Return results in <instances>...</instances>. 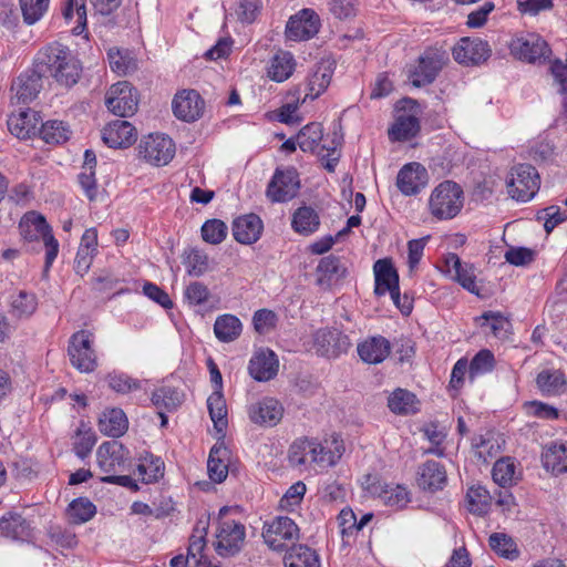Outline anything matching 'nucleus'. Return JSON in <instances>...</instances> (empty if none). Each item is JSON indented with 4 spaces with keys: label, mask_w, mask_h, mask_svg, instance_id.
Segmentation results:
<instances>
[{
    "label": "nucleus",
    "mask_w": 567,
    "mask_h": 567,
    "mask_svg": "<svg viewBox=\"0 0 567 567\" xmlns=\"http://www.w3.org/2000/svg\"><path fill=\"white\" fill-rule=\"evenodd\" d=\"M323 138V130L320 123L313 122L303 126L297 134L298 146L302 152L317 153L323 167L328 172H334L340 158L338 146L340 142L332 140L330 145L319 143Z\"/></svg>",
    "instance_id": "f257e3e1"
},
{
    "label": "nucleus",
    "mask_w": 567,
    "mask_h": 567,
    "mask_svg": "<svg viewBox=\"0 0 567 567\" xmlns=\"http://www.w3.org/2000/svg\"><path fill=\"white\" fill-rule=\"evenodd\" d=\"M463 204V189L453 181H444L440 183L432 190L429 199L430 213L439 220L454 218L461 212Z\"/></svg>",
    "instance_id": "f03ea898"
},
{
    "label": "nucleus",
    "mask_w": 567,
    "mask_h": 567,
    "mask_svg": "<svg viewBox=\"0 0 567 567\" xmlns=\"http://www.w3.org/2000/svg\"><path fill=\"white\" fill-rule=\"evenodd\" d=\"M21 234L29 240L42 239L45 249L44 272H48L59 252V243L52 234V229L41 215L32 214L20 224Z\"/></svg>",
    "instance_id": "7ed1b4c3"
},
{
    "label": "nucleus",
    "mask_w": 567,
    "mask_h": 567,
    "mask_svg": "<svg viewBox=\"0 0 567 567\" xmlns=\"http://www.w3.org/2000/svg\"><path fill=\"white\" fill-rule=\"evenodd\" d=\"M511 53L518 60L528 63H545L551 50L548 43L537 33H519L509 43Z\"/></svg>",
    "instance_id": "20e7f679"
},
{
    "label": "nucleus",
    "mask_w": 567,
    "mask_h": 567,
    "mask_svg": "<svg viewBox=\"0 0 567 567\" xmlns=\"http://www.w3.org/2000/svg\"><path fill=\"white\" fill-rule=\"evenodd\" d=\"M539 175L530 164H519L512 168L507 181L508 194L522 202L532 199L539 189Z\"/></svg>",
    "instance_id": "39448f33"
},
{
    "label": "nucleus",
    "mask_w": 567,
    "mask_h": 567,
    "mask_svg": "<svg viewBox=\"0 0 567 567\" xmlns=\"http://www.w3.org/2000/svg\"><path fill=\"white\" fill-rule=\"evenodd\" d=\"M262 537L271 549L282 551L299 539V527L291 518L278 516L265 524Z\"/></svg>",
    "instance_id": "423d86ee"
},
{
    "label": "nucleus",
    "mask_w": 567,
    "mask_h": 567,
    "mask_svg": "<svg viewBox=\"0 0 567 567\" xmlns=\"http://www.w3.org/2000/svg\"><path fill=\"white\" fill-rule=\"evenodd\" d=\"M92 343V334L85 330H80L70 338L68 347L70 361L80 372H92L97 365L96 353Z\"/></svg>",
    "instance_id": "0eeeda50"
},
{
    "label": "nucleus",
    "mask_w": 567,
    "mask_h": 567,
    "mask_svg": "<svg viewBox=\"0 0 567 567\" xmlns=\"http://www.w3.org/2000/svg\"><path fill=\"white\" fill-rule=\"evenodd\" d=\"M138 154L152 165H167L175 155V144L166 135L150 134L140 142Z\"/></svg>",
    "instance_id": "6e6552de"
},
{
    "label": "nucleus",
    "mask_w": 567,
    "mask_h": 567,
    "mask_svg": "<svg viewBox=\"0 0 567 567\" xmlns=\"http://www.w3.org/2000/svg\"><path fill=\"white\" fill-rule=\"evenodd\" d=\"M246 528L236 520H224L219 523L216 530L215 550L220 557L237 555L245 542Z\"/></svg>",
    "instance_id": "1a4fd4ad"
},
{
    "label": "nucleus",
    "mask_w": 567,
    "mask_h": 567,
    "mask_svg": "<svg viewBox=\"0 0 567 567\" xmlns=\"http://www.w3.org/2000/svg\"><path fill=\"white\" fill-rule=\"evenodd\" d=\"M105 104L117 116H131L137 110V91L127 81H120L109 89Z\"/></svg>",
    "instance_id": "9d476101"
},
{
    "label": "nucleus",
    "mask_w": 567,
    "mask_h": 567,
    "mask_svg": "<svg viewBox=\"0 0 567 567\" xmlns=\"http://www.w3.org/2000/svg\"><path fill=\"white\" fill-rule=\"evenodd\" d=\"M300 182L295 168L276 169L266 195L272 203H284L297 195Z\"/></svg>",
    "instance_id": "9b49d317"
},
{
    "label": "nucleus",
    "mask_w": 567,
    "mask_h": 567,
    "mask_svg": "<svg viewBox=\"0 0 567 567\" xmlns=\"http://www.w3.org/2000/svg\"><path fill=\"white\" fill-rule=\"evenodd\" d=\"M447 56L440 50H429L419 60V65L410 75L411 83L416 86L431 84L445 64Z\"/></svg>",
    "instance_id": "f8f14e48"
},
{
    "label": "nucleus",
    "mask_w": 567,
    "mask_h": 567,
    "mask_svg": "<svg viewBox=\"0 0 567 567\" xmlns=\"http://www.w3.org/2000/svg\"><path fill=\"white\" fill-rule=\"evenodd\" d=\"M489 56L488 43L480 38H462L453 48L454 60L463 65H477Z\"/></svg>",
    "instance_id": "ddd939ff"
},
{
    "label": "nucleus",
    "mask_w": 567,
    "mask_h": 567,
    "mask_svg": "<svg viewBox=\"0 0 567 567\" xmlns=\"http://www.w3.org/2000/svg\"><path fill=\"white\" fill-rule=\"evenodd\" d=\"M319 28V16L312 9H303L289 19L286 35L292 41L308 40L318 33Z\"/></svg>",
    "instance_id": "4468645a"
},
{
    "label": "nucleus",
    "mask_w": 567,
    "mask_h": 567,
    "mask_svg": "<svg viewBox=\"0 0 567 567\" xmlns=\"http://www.w3.org/2000/svg\"><path fill=\"white\" fill-rule=\"evenodd\" d=\"M174 115L184 122H195L204 113L205 101L195 90H183L174 96Z\"/></svg>",
    "instance_id": "2eb2a0df"
},
{
    "label": "nucleus",
    "mask_w": 567,
    "mask_h": 567,
    "mask_svg": "<svg viewBox=\"0 0 567 567\" xmlns=\"http://www.w3.org/2000/svg\"><path fill=\"white\" fill-rule=\"evenodd\" d=\"M127 455L128 451L120 442H104L96 451V461L104 473L111 474L122 470Z\"/></svg>",
    "instance_id": "dca6fc26"
},
{
    "label": "nucleus",
    "mask_w": 567,
    "mask_h": 567,
    "mask_svg": "<svg viewBox=\"0 0 567 567\" xmlns=\"http://www.w3.org/2000/svg\"><path fill=\"white\" fill-rule=\"evenodd\" d=\"M71 54L70 50L58 43H51L39 51L35 61L34 68L42 73L43 76H54L60 64H62L68 56Z\"/></svg>",
    "instance_id": "f3484780"
},
{
    "label": "nucleus",
    "mask_w": 567,
    "mask_h": 567,
    "mask_svg": "<svg viewBox=\"0 0 567 567\" xmlns=\"http://www.w3.org/2000/svg\"><path fill=\"white\" fill-rule=\"evenodd\" d=\"M136 137L135 127L124 120H115L102 131L103 142L112 148L128 147L136 141Z\"/></svg>",
    "instance_id": "a211bd4d"
},
{
    "label": "nucleus",
    "mask_w": 567,
    "mask_h": 567,
    "mask_svg": "<svg viewBox=\"0 0 567 567\" xmlns=\"http://www.w3.org/2000/svg\"><path fill=\"white\" fill-rule=\"evenodd\" d=\"M284 415L282 404L274 398H264L249 408L250 420L259 425L275 426Z\"/></svg>",
    "instance_id": "6ab92c4d"
},
{
    "label": "nucleus",
    "mask_w": 567,
    "mask_h": 567,
    "mask_svg": "<svg viewBox=\"0 0 567 567\" xmlns=\"http://www.w3.org/2000/svg\"><path fill=\"white\" fill-rule=\"evenodd\" d=\"M262 229V220L252 213L235 218L231 227L235 240L244 245L256 243L260 238Z\"/></svg>",
    "instance_id": "aec40b11"
},
{
    "label": "nucleus",
    "mask_w": 567,
    "mask_h": 567,
    "mask_svg": "<svg viewBox=\"0 0 567 567\" xmlns=\"http://www.w3.org/2000/svg\"><path fill=\"white\" fill-rule=\"evenodd\" d=\"M426 184V171L419 163L405 164L398 174L396 186L404 195H415Z\"/></svg>",
    "instance_id": "412c9836"
},
{
    "label": "nucleus",
    "mask_w": 567,
    "mask_h": 567,
    "mask_svg": "<svg viewBox=\"0 0 567 567\" xmlns=\"http://www.w3.org/2000/svg\"><path fill=\"white\" fill-rule=\"evenodd\" d=\"M417 485L431 493L442 489L447 483L445 467L436 461H426L417 471Z\"/></svg>",
    "instance_id": "4be33fe9"
},
{
    "label": "nucleus",
    "mask_w": 567,
    "mask_h": 567,
    "mask_svg": "<svg viewBox=\"0 0 567 567\" xmlns=\"http://www.w3.org/2000/svg\"><path fill=\"white\" fill-rule=\"evenodd\" d=\"M315 343L323 354L338 355L347 352L352 342L350 338L338 329H320L315 334Z\"/></svg>",
    "instance_id": "5701e85b"
},
{
    "label": "nucleus",
    "mask_w": 567,
    "mask_h": 567,
    "mask_svg": "<svg viewBox=\"0 0 567 567\" xmlns=\"http://www.w3.org/2000/svg\"><path fill=\"white\" fill-rule=\"evenodd\" d=\"M278 359L274 351L261 350L249 361L248 371L251 378L259 382L274 379L278 372Z\"/></svg>",
    "instance_id": "b1692460"
},
{
    "label": "nucleus",
    "mask_w": 567,
    "mask_h": 567,
    "mask_svg": "<svg viewBox=\"0 0 567 567\" xmlns=\"http://www.w3.org/2000/svg\"><path fill=\"white\" fill-rule=\"evenodd\" d=\"M332 74L333 70L330 63L321 62L317 64L307 79L302 102H306L307 99L316 100L323 93L330 84Z\"/></svg>",
    "instance_id": "393cba45"
},
{
    "label": "nucleus",
    "mask_w": 567,
    "mask_h": 567,
    "mask_svg": "<svg viewBox=\"0 0 567 567\" xmlns=\"http://www.w3.org/2000/svg\"><path fill=\"white\" fill-rule=\"evenodd\" d=\"M42 73L34 66L31 71L22 73L12 85L17 99L22 103L34 100L42 89Z\"/></svg>",
    "instance_id": "a878e982"
},
{
    "label": "nucleus",
    "mask_w": 567,
    "mask_h": 567,
    "mask_svg": "<svg viewBox=\"0 0 567 567\" xmlns=\"http://www.w3.org/2000/svg\"><path fill=\"white\" fill-rule=\"evenodd\" d=\"M316 271L319 286H330L347 276L346 265L340 257L334 255L321 258Z\"/></svg>",
    "instance_id": "bb28decb"
},
{
    "label": "nucleus",
    "mask_w": 567,
    "mask_h": 567,
    "mask_svg": "<svg viewBox=\"0 0 567 567\" xmlns=\"http://www.w3.org/2000/svg\"><path fill=\"white\" fill-rule=\"evenodd\" d=\"M374 272V293L377 296H383L396 285H399V274L393 267L390 259H379L373 266Z\"/></svg>",
    "instance_id": "cd10ccee"
},
{
    "label": "nucleus",
    "mask_w": 567,
    "mask_h": 567,
    "mask_svg": "<svg viewBox=\"0 0 567 567\" xmlns=\"http://www.w3.org/2000/svg\"><path fill=\"white\" fill-rule=\"evenodd\" d=\"M391 346L384 337H372L358 344V354L367 363L378 364L390 354Z\"/></svg>",
    "instance_id": "c85d7f7f"
},
{
    "label": "nucleus",
    "mask_w": 567,
    "mask_h": 567,
    "mask_svg": "<svg viewBox=\"0 0 567 567\" xmlns=\"http://www.w3.org/2000/svg\"><path fill=\"white\" fill-rule=\"evenodd\" d=\"M40 122L41 118L38 112L28 110L20 112L18 115H11L8 120V127L18 138H28L40 131L38 126Z\"/></svg>",
    "instance_id": "c756f323"
},
{
    "label": "nucleus",
    "mask_w": 567,
    "mask_h": 567,
    "mask_svg": "<svg viewBox=\"0 0 567 567\" xmlns=\"http://www.w3.org/2000/svg\"><path fill=\"white\" fill-rule=\"evenodd\" d=\"M127 427V417L123 410L117 408L105 410L99 419L100 431L111 437L122 436Z\"/></svg>",
    "instance_id": "7c9ffc66"
},
{
    "label": "nucleus",
    "mask_w": 567,
    "mask_h": 567,
    "mask_svg": "<svg viewBox=\"0 0 567 567\" xmlns=\"http://www.w3.org/2000/svg\"><path fill=\"white\" fill-rule=\"evenodd\" d=\"M296 69V60L292 53L279 50L269 61L267 74L275 82L288 80Z\"/></svg>",
    "instance_id": "2f4dec72"
},
{
    "label": "nucleus",
    "mask_w": 567,
    "mask_h": 567,
    "mask_svg": "<svg viewBox=\"0 0 567 567\" xmlns=\"http://www.w3.org/2000/svg\"><path fill=\"white\" fill-rule=\"evenodd\" d=\"M230 452L224 445H214L209 452L207 461V471L209 478L216 483H221L228 475V463Z\"/></svg>",
    "instance_id": "473e14b6"
},
{
    "label": "nucleus",
    "mask_w": 567,
    "mask_h": 567,
    "mask_svg": "<svg viewBox=\"0 0 567 567\" xmlns=\"http://www.w3.org/2000/svg\"><path fill=\"white\" fill-rule=\"evenodd\" d=\"M370 492L381 499V502L390 507L401 509L410 502L409 492L401 485H374Z\"/></svg>",
    "instance_id": "72a5a7b5"
},
{
    "label": "nucleus",
    "mask_w": 567,
    "mask_h": 567,
    "mask_svg": "<svg viewBox=\"0 0 567 567\" xmlns=\"http://www.w3.org/2000/svg\"><path fill=\"white\" fill-rule=\"evenodd\" d=\"M419 132V118L414 115L401 114L389 130V137L391 141L404 142L416 136Z\"/></svg>",
    "instance_id": "f704fd0d"
},
{
    "label": "nucleus",
    "mask_w": 567,
    "mask_h": 567,
    "mask_svg": "<svg viewBox=\"0 0 567 567\" xmlns=\"http://www.w3.org/2000/svg\"><path fill=\"white\" fill-rule=\"evenodd\" d=\"M208 518L198 519L194 527L193 534L189 538V546L187 549V561L194 563V566H198L202 563L203 551L206 547V536L208 532Z\"/></svg>",
    "instance_id": "c9c22d12"
},
{
    "label": "nucleus",
    "mask_w": 567,
    "mask_h": 567,
    "mask_svg": "<svg viewBox=\"0 0 567 567\" xmlns=\"http://www.w3.org/2000/svg\"><path fill=\"white\" fill-rule=\"evenodd\" d=\"M164 470L165 465L161 457L146 453L145 456L141 458V463L137 465L134 474L137 475L143 483L151 484L164 476Z\"/></svg>",
    "instance_id": "e433bc0d"
},
{
    "label": "nucleus",
    "mask_w": 567,
    "mask_h": 567,
    "mask_svg": "<svg viewBox=\"0 0 567 567\" xmlns=\"http://www.w3.org/2000/svg\"><path fill=\"white\" fill-rule=\"evenodd\" d=\"M286 567H320L318 554L306 545H293L285 555Z\"/></svg>",
    "instance_id": "4c0bfd02"
},
{
    "label": "nucleus",
    "mask_w": 567,
    "mask_h": 567,
    "mask_svg": "<svg viewBox=\"0 0 567 567\" xmlns=\"http://www.w3.org/2000/svg\"><path fill=\"white\" fill-rule=\"evenodd\" d=\"M107 59L111 70L118 75H127L137 70V60L127 49L111 48Z\"/></svg>",
    "instance_id": "58836bf2"
},
{
    "label": "nucleus",
    "mask_w": 567,
    "mask_h": 567,
    "mask_svg": "<svg viewBox=\"0 0 567 567\" xmlns=\"http://www.w3.org/2000/svg\"><path fill=\"white\" fill-rule=\"evenodd\" d=\"M472 446L475 455L484 463H488L501 453L499 437L492 432L475 436Z\"/></svg>",
    "instance_id": "ea45409f"
},
{
    "label": "nucleus",
    "mask_w": 567,
    "mask_h": 567,
    "mask_svg": "<svg viewBox=\"0 0 567 567\" xmlns=\"http://www.w3.org/2000/svg\"><path fill=\"white\" fill-rule=\"evenodd\" d=\"M544 467L555 475L567 472V444H551L543 454Z\"/></svg>",
    "instance_id": "a19ab883"
},
{
    "label": "nucleus",
    "mask_w": 567,
    "mask_h": 567,
    "mask_svg": "<svg viewBox=\"0 0 567 567\" xmlns=\"http://www.w3.org/2000/svg\"><path fill=\"white\" fill-rule=\"evenodd\" d=\"M491 549L502 558L516 560L520 551L514 538L506 533H493L488 537Z\"/></svg>",
    "instance_id": "79ce46f5"
},
{
    "label": "nucleus",
    "mask_w": 567,
    "mask_h": 567,
    "mask_svg": "<svg viewBox=\"0 0 567 567\" xmlns=\"http://www.w3.org/2000/svg\"><path fill=\"white\" fill-rule=\"evenodd\" d=\"M241 330L243 324L234 315L219 316L214 323L215 336L221 342L236 340L240 336Z\"/></svg>",
    "instance_id": "37998d69"
},
{
    "label": "nucleus",
    "mask_w": 567,
    "mask_h": 567,
    "mask_svg": "<svg viewBox=\"0 0 567 567\" xmlns=\"http://www.w3.org/2000/svg\"><path fill=\"white\" fill-rule=\"evenodd\" d=\"M417 404L415 394L404 389H396L388 399V406L395 414L415 413Z\"/></svg>",
    "instance_id": "c03bdc74"
},
{
    "label": "nucleus",
    "mask_w": 567,
    "mask_h": 567,
    "mask_svg": "<svg viewBox=\"0 0 567 567\" xmlns=\"http://www.w3.org/2000/svg\"><path fill=\"white\" fill-rule=\"evenodd\" d=\"M207 408L215 429L223 433L227 427V406L221 390H215L208 396Z\"/></svg>",
    "instance_id": "a18cd8bd"
},
{
    "label": "nucleus",
    "mask_w": 567,
    "mask_h": 567,
    "mask_svg": "<svg viewBox=\"0 0 567 567\" xmlns=\"http://www.w3.org/2000/svg\"><path fill=\"white\" fill-rule=\"evenodd\" d=\"M72 446L75 455L81 460L86 458L96 443L94 431L84 422H81L72 437Z\"/></svg>",
    "instance_id": "49530a36"
},
{
    "label": "nucleus",
    "mask_w": 567,
    "mask_h": 567,
    "mask_svg": "<svg viewBox=\"0 0 567 567\" xmlns=\"http://www.w3.org/2000/svg\"><path fill=\"white\" fill-rule=\"evenodd\" d=\"M536 383L543 393L559 395L565 391L566 379L560 370H544L538 373Z\"/></svg>",
    "instance_id": "de8ad7c7"
},
{
    "label": "nucleus",
    "mask_w": 567,
    "mask_h": 567,
    "mask_svg": "<svg viewBox=\"0 0 567 567\" xmlns=\"http://www.w3.org/2000/svg\"><path fill=\"white\" fill-rule=\"evenodd\" d=\"M291 225L297 233L309 235L318 229L320 220L313 208L302 206L295 212Z\"/></svg>",
    "instance_id": "09e8293b"
},
{
    "label": "nucleus",
    "mask_w": 567,
    "mask_h": 567,
    "mask_svg": "<svg viewBox=\"0 0 567 567\" xmlns=\"http://www.w3.org/2000/svg\"><path fill=\"white\" fill-rule=\"evenodd\" d=\"M0 530L12 539H24L29 536V524L20 514L9 513L0 519Z\"/></svg>",
    "instance_id": "8fccbe9b"
},
{
    "label": "nucleus",
    "mask_w": 567,
    "mask_h": 567,
    "mask_svg": "<svg viewBox=\"0 0 567 567\" xmlns=\"http://www.w3.org/2000/svg\"><path fill=\"white\" fill-rule=\"evenodd\" d=\"M41 138L52 145H58L66 142L70 138L71 131L69 126L62 121H47L40 126Z\"/></svg>",
    "instance_id": "3c124183"
},
{
    "label": "nucleus",
    "mask_w": 567,
    "mask_h": 567,
    "mask_svg": "<svg viewBox=\"0 0 567 567\" xmlns=\"http://www.w3.org/2000/svg\"><path fill=\"white\" fill-rule=\"evenodd\" d=\"M183 393L172 386H161L152 394V403L158 410L173 411L183 402Z\"/></svg>",
    "instance_id": "603ef678"
},
{
    "label": "nucleus",
    "mask_w": 567,
    "mask_h": 567,
    "mask_svg": "<svg viewBox=\"0 0 567 567\" xmlns=\"http://www.w3.org/2000/svg\"><path fill=\"white\" fill-rule=\"evenodd\" d=\"M96 513L95 505L85 497L73 499L68 506V515L73 524L89 522Z\"/></svg>",
    "instance_id": "864d4df0"
},
{
    "label": "nucleus",
    "mask_w": 567,
    "mask_h": 567,
    "mask_svg": "<svg viewBox=\"0 0 567 567\" xmlns=\"http://www.w3.org/2000/svg\"><path fill=\"white\" fill-rule=\"evenodd\" d=\"M466 497L472 513L482 516L488 512L492 496L486 487L473 485L468 488Z\"/></svg>",
    "instance_id": "5fc2aeb1"
},
{
    "label": "nucleus",
    "mask_w": 567,
    "mask_h": 567,
    "mask_svg": "<svg viewBox=\"0 0 567 567\" xmlns=\"http://www.w3.org/2000/svg\"><path fill=\"white\" fill-rule=\"evenodd\" d=\"M38 307V300L34 293L19 291L11 297V313L18 318L30 317Z\"/></svg>",
    "instance_id": "6e6d98bb"
},
{
    "label": "nucleus",
    "mask_w": 567,
    "mask_h": 567,
    "mask_svg": "<svg viewBox=\"0 0 567 567\" xmlns=\"http://www.w3.org/2000/svg\"><path fill=\"white\" fill-rule=\"evenodd\" d=\"M184 265L188 275L200 277L209 269V258L202 249L190 248L184 252Z\"/></svg>",
    "instance_id": "4d7b16f0"
},
{
    "label": "nucleus",
    "mask_w": 567,
    "mask_h": 567,
    "mask_svg": "<svg viewBox=\"0 0 567 567\" xmlns=\"http://www.w3.org/2000/svg\"><path fill=\"white\" fill-rule=\"evenodd\" d=\"M477 321H482L481 327H488L494 337L505 339L509 333L511 322L501 312L486 311Z\"/></svg>",
    "instance_id": "13d9d810"
},
{
    "label": "nucleus",
    "mask_w": 567,
    "mask_h": 567,
    "mask_svg": "<svg viewBox=\"0 0 567 567\" xmlns=\"http://www.w3.org/2000/svg\"><path fill=\"white\" fill-rule=\"evenodd\" d=\"M80 72L81 66L79 61L72 54H70L68 59L62 64H60V68L53 78L61 85L70 87L78 82Z\"/></svg>",
    "instance_id": "bf43d9fd"
},
{
    "label": "nucleus",
    "mask_w": 567,
    "mask_h": 567,
    "mask_svg": "<svg viewBox=\"0 0 567 567\" xmlns=\"http://www.w3.org/2000/svg\"><path fill=\"white\" fill-rule=\"evenodd\" d=\"M63 17L66 21H71L76 17V25L73 27V33L81 34L86 27V8L83 0H68L63 8Z\"/></svg>",
    "instance_id": "052dcab7"
},
{
    "label": "nucleus",
    "mask_w": 567,
    "mask_h": 567,
    "mask_svg": "<svg viewBox=\"0 0 567 567\" xmlns=\"http://www.w3.org/2000/svg\"><path fill=\"white\" fill-rule=\"evenodd\" d=\"M468 375L471 380L475 377L491 372L495 367V357L488 349L480 350L468 364Z\"/></svg>",
    "instance_id": "680f3d73"
},
{
    "label": "nucleus",
    "mask_w": 567,
    "mask_h": 567,
    "mask_svg": "<svg viewBox=\"0 0 567 567\" xmlns=\"http://www.w3.org/2000/svg\"><path fill=\"white\" fill-rule=\"evenodd\" d=\"M515 470V463L511 457H502L497 460L492 471L494 482L502 487L512 485Z\"/></svg>",
    "instance_id": "e2e57ef3"
},
{
    "label": "nucleus",
    "mask_w": 567,
    "mask_h": 567,
    "mask_svg": "<svg viewBox=\"0 0 567 567\" xmlns=\"http://www.w3.org/2000/svg\"><path fill=\"white\" fill-rule=\"evenodd\" d=\"M50 0H20L23 21L31 25L38 22L47 12Z\"/></svg>",
    "instance_id": "0e129e2a"
},
{
    "label": "nucleus",
    "mask_w": 567,
    "mask_h": 567,
    "mask_svg": "<svg viewBox=\"0 0 567 567\" xmlns=\"http://www.w3.org/2000/svg\"><path fill=\"white\" fill-rule=\"evenodd\" d=\"M227 226L220 219H209L202 226V237L206 243L217 245L227 236Z\"/></svg>",
    "instance_id": "69168bd1"
},
{
    "label": "nucleus",
    "mask_w": 567,
    "mask_h": 567,
    "mask_svg": "<svg viewBox=\"0 0 567 567\" xmlns=\"http://www.w3.org/2000/svg\"><path fill=\"white\" fill-rule=\"evenodd\" d=\"M300 87H297L290 94L292 95V100L284 104L278 112V120L285 124H296L300 122V117L297 114L299 107V95Z\"/></svg>",
    "instance_id": "338daca9"
},
{
    "label": "nucleus",
    "mask_w": 567,
    "mask_h": 567,
    "mask_svg": "<svg viewBox=\"0 0 567 567\" xmlns=\"http://www.w3.org/2000/svg\"><path fill=\"white\" fill-rule=\"evenodd\" d=\"M109 385L118 393H128L141 388V382L124 373H113L107 377Z\"/></svg>",
    "instance_id": "774afa93"
}]
</instances>
